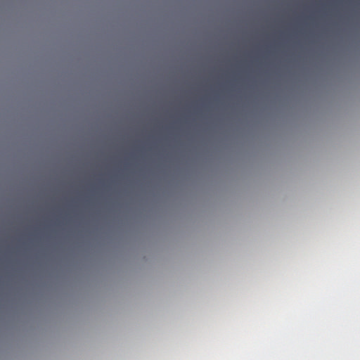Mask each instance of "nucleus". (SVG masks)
<instances>
[{"label": "nucleus", "instance_id": "1", "mask_svg": "<svg viewBox=\"0 0 360 360\" xmlns=\"http://www.w3.org/2000/svg\"><path fill=\"white\" fill-rule=\"evenodd\" d=\"M333 2H334V3H336L337 1H334Z\"/></svg>", "mask_w": 360, "mask_h": 360}]
</instances>
